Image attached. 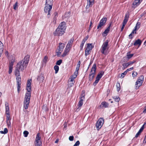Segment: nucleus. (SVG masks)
I'll use <instances>...</instances> for the list:
<instances>
[{
  "label": "nucleus",
  "mask_w": 146,
  "mask_h": 146,
  "mask_svg": "<svg viewBox=\"0 0 146 146\" xmlns=\"http://www.w3.org/2000/svg\"><path fill=\"white\" fill-rule=\"evenodd\" d=\"M31 80H28L27 84L26 89L27 92L25 93L23 104V108L25 110L28 109L30 102L31 94Z\"/></svg>",
  "instance_id": "1"
},
{
  "label": "nucleus",
  "mask_w": 146,
  "mask_h": 146,
  "mask_svg": "<svg viewBox=\"0 0 146 146\" xmlns=\"http://www.w3.org/2000/svg\"><path fill=\"white\" fill-rule=\"evenodd\" d=\"M30 56L27 55L25 56L23 59L18 63L16 67L21 71H23L25 68H26L29 61Z\"/></svg>",
  "instance_id": "2"
},
{
  "label": "nucleus",
  "mask_w": 146,
  "mask_h": 146,
  "mask_svg": "<svg viewBox=\"0 0 146 146\" xmlns=\"http://www.w3.org/2000/svg\"><path fill=\"white\" fill-rule=\"evenodd\" d=\"M96 65L94 64L91 70L89 75V79L90 81H92L94 78V75L96 74Z\"/></svg>",
  "instance_id": "3"
},
{
  "label": "nucleus",
  "mask_w": 146,
  "mask_h": 146,
  "mask_svg": "<svg viewBox=\"0 0 146 146\" xmlns=\"http://www.w3.org/2000/svg\"><path fill=\"white\" fill-rule=\"evenodd\" d=\"M144 79V76H141L139 78L135 83L136 89H138L139 87L142 84Z\"/></svg>",
  "instance_id": "4"
},
{
  "label": "nucleus",
  "mask_w": 146,
  "mask_h": 146,
  "mask_svg": "<svg viewBox=\"0 0 146 146\" xmlns=\"http://www.w3.org/2000/svg\"><path fill=\"white\" fill-rule=\"evenodd\" d=\"M107 20V18L106 17H103L100 21V22L97 26V29L98 31L102 29V27L104 26L106 23Z\"/></svg>",
  "instance_id": "5"
},
{
  "label": "nucleus",
  "mask_w": 146,
  "mask_h": 146,
  "mask_svg": "<svg viewBox=\"0 0 146 146\" xmlns=\"http://www.w3.org/2000/svg\"><path fill=\"white\" fill-rule=\"evenodd\" d=\"M104 122V120L103 118H100L97 121L96 126L97 130L99 129L102 127Z\"/></svg>",
  "instance_id": "6"
},
{
  "label": "nucleus",
  "mask_w": 146,
  "mask_h": 146,
  "mask_svg": "<svg viewBox=\"0 0 146 146\" xmlns=\"http://www.w3.org/2000/svg\"><path fill=\"white\" fill-rule=\"evenodd\" d=\"M65 32L62 30H61L58 27L54 32L53 35L55 36H61L64 34Z\"/></svg>",
  "instance_id": "7"
},
{
  "label": "nucleus",
  "mask_w": 146,
  "mask_h": 146,
  "mask_svg": "<svg viewBox=\"0 0 146 146\" xmlns=\"http://www.w3.org/2000/svg\"><path fill=\"white\" fill-rule=\"evenodd\" d=\"M109 46H102L100 51L101 52L105 55L107 54L109 52Z\"/></svg>",
  "instance_id": "8"
},
{
  "label": "nucleus",
  "mask_w": 146,
  "mask_h": 146,
  "mask_svg": "<svg viewBox=\"0 0 146 146\" xmlns=\"http://www.w3.org/2000/svg\"><path fill=\"white\" fill-rule=\"evenodd\" d=\"M52 6L51 5H46L44 8V11L45 13H48L47 17L49 18L50 17V12L52 9Z\"/></svg>",
  "instance_id": "9"
},
{
  "label": "nucleus",
  "mask_w": 146,
  "mask_h": 146,
  "mask_svg": "<svg viewBox=\"0 0 146 146\" xmlns=\"http://www.w3.org/2000/svg\"><path fill=\"white\" fill-rule=\"evenodd\" d=\"M66 27V23L64 21H63L61 23L58 27L61 30H62L64 31H65Z\"/></svg>",
  "instance_id": "10"
},
{
  "label": "nucleus",
  "mask_w": 146,
  "mask_h": 146,
  "mask_svg": "<svg viewBox=\"0 0 146 146\" xmlns=\"http://www.w3.org/2000/svg\"><path fill=\"white\" fill-rule=\"evenodd\" d=\"M135 62V60H133L132 61H129L127 63H124L123 64H122V69L124 70L125 68H127V67H128L129 66L132 65Z\"/></svg>",
  "instance_id": "11"
},
{
  "label": "nucleus",
  "mask_w": 146,
  "mask_h": 146,
  "mask_svg": "<svg viewBox=\"0 0 146 146\" xmlns=\"http://www.w3.org/2000/svg\"><path fill=\"white\" fill-rule=\"evenodd\" d=\"M87 5L86 7V9H89L94 4V0H87Z\"/></svg>",
  "instance_id": "12"
},
{
  "label": "nucleus",
  "mask_w": 146,
  "mask_h": 146,
  "mask_svg": "<svg viewBox=\"0 0 146 146\" xmlns=\"http://www.w3.org/2000/svg\"><path fill=\"white\" fill-rule=\"evenodd\" d=\"M141 1H142L141 0H135L132 4V7L135 9L140 4Z\"/></svg>",
  "instance_id": "13"
},
{
  "label": "nucleus",
  "mask_w": 146,
  "mask_h": 146,
  "mask_svg": "<svg viewBox=\"0 0 146 146\" xmlns=\"http://www.w3.org/2000/svg\"><path fill=\"white\" fill-rule=\"evenodd\" d=\"M94 47V46H87V47L86 48L85 50V55L86 56L90 54V50H92Z\"/></svg>",
  "instance_id": "14"
},
{
  "label": "nucleus",
  "mask_w": 146,
  "mask_h": 146,
  "mask_svg": "<svg viewBox=\"0 0 146 146\" xmlns=\"http://www.w3.org/2000/svg\"><path fill=\"white\" fill-rule=\"evenodd\" d=\"M58 13L56 12H54L53 14V22L54 24L56 23L57 18L58 17Z\"/></svg>",
  "instance_id": "15"
},
{
  "label": "nucleus",
  "mask_w": 146,
  "mask_h": 146,
  "mask_svg": "<svg viewBox=\"0 0 146 146\" xmlns=\"http://www.w3.org/2000/svg\"><path fill=\"white\" fill-rule=\"evenodd\" d=\"M83 104V102H79L77 106L76 107V111H77L78 112L80 111Z\"/></svg>",
  "instance_id": "16"
},
{
  "label": "nucleus",
  "mask_w": 146,
  "mask_h": 146,
  "mask_svg": "<svg viewBox=\"0 0 146 146\" xmlns=\"http://www.w3.org/2000/svg\"><path fill=\"white\" fill-rule=\"evenodd\" d=\"M104 72L102 71L100 72L98 74L97 77L96 78V79H97L100 80L104 74Z\"/></svg>",
  "instance_id": "17"
},
{
  "label": "nucleus",
  "mask_w": 146,
  "mask_h": 146,
  "mask_svg": "<svg viewBox=\"0 0 146 146\" xmlns=\"http://www.w3.org/2000/svg\"><path fill=\"white\" fill-rule=\"evenodd\" d=\"M142 42V41L140 39H139L134 42L133 44L134 45H138V46H140Z\"/></svg>",
  "instance_id": "18"
},
{
  "label": "nucleus",
  "mask_w": 146,
  "mask_h": 146,
  "mask_svg": "<svg viewBox=\"0 0 146 146\" xmlns=\"http://www.w3.org/2000/svg\"><path fill=\"white\" fill-rule=\"evenodd\" d=\"M53 0H46L45 5H51L52 6Z\"/></svg>",
  "instance_id": "19"
},
{
  "label": "nucleus",
  "mask_w": 146,
  "mask_h": 146,
  "mask_svg": "<svg viewBox=\"0 0 146 146\" xmlns=\"http://www.w3.org/2000/svg\"><path fill=\"white\" fill-rule=\"evenodd\" d=\"M19 70H20L16 67L15 72V74L16 76H20V73L19 72Z\"/></svg>",
  "instance_id": "20"
},
{
  "label": "nucleus",
  "mask_w": 146,
  "mask_h": 146,
  "mask_svg": "<svg viewBox=\"0 0 146 146\" xmlns=\"http://www.w3.org/2000/svg\"><path fill=\"white\" fill-rule=\"evenodd\" d=\"M74 39L73 37L72 38L68 41L66 46H72L74 41Z\"/></svg>",
  "instance_id": "21"
},
{
  "label": "nucleus",
  "mask_w": 146,
  "mask_h": 146,
  "mask_svg": "<svg viewBox=\"0 0 146 146\" xmlns=\"http://www.w3.org/2000/svg\"><path fill=\"white\" fill-rule=\"evenodd\" d=\"M44 77L42 75H40V76H38L37 78V80L40 81V82H42L43 80L44 79Z\"/></svg>",
  "instance_id": "22"
},
{
  "label": "nucleus",
  "mask_w": 146,
  "mask_h": 146,
  "mask_svg": "<svg viewBox=\"0 0 146 146\" xmlns=\"http://www.w3.org/2000/svg\"><path fill=\"white\" fill-rule=\"evenodd\" d=\"M40 139L41 137L40 136V133H38L37 134L36 136V141L38 142V141H40Z\"/></svg>",
  "instance_id": "23"
},
{
  "label": "nucleus",
  "mask_w": 146,
  "mask_h": 146,
  "mask_svg": "<svg viewBox=\"0 0 146 146\" xmlns=\"http://www.w3.org/2000/svg\"><path fill=\"white\" fill-rule=\"evenodd\" d=\"M101 105H102V106L105 108H107L108 106V104L106 102H102Z\"/></svg>",
  "instance_id": "24"
},
{
  "label": "nucleus",
  "mask_w": 146,
  "mask_h": 146,
  "mask_svg": "<svg viewBox=\"0 0 146 146\" xmlns=\"http://www.w3.org/2000/svg\"><path fill=\"white\" fill-rule=\"evenodd\" d=\"M109 31L108 30L106 29L105 31L102 33V35L104 36H105L107 35Z\"/></svg>",
  "instance_id": "25"
},
{
  "label": "nucleus",
  "mask_w": 146,
  "mask_h": 146,
  "mask_svg": "<svg viewBox=\"0 0 146 146\" xmlns=\"http://www.w3.org/2000/svg\"><path fill=\"white\" fill-rule=\"evenodd\" d=\"M116 86L117 87V90L118 92H119L120 89V84L119 82H117Z\"/></svg>",
  "instance_id": "26"
},
{
  "label": "nucleus",
  "mask_w": 146,
  "mask_h": 146,
  "mask_svg": "<svg viewBox=\"0 0 146 146\" xmlns=\"http://www.w3.org/2000/svg\"><path fill=\"white\" fill-rule=\"evenodd\" d=\"M16 77L17 83H19L21 81V77L20 76H18Z\"/></svg>",
  "instance_id": "27"
},
{
  "label": "nucleus",
  "mask_w": 146,
  "mask_h": 146,
  "mask_svg": "<svg viewBox=\"0 0 146 146\" xmlns=\"http://www.w3.org/2000/svg\"><path fill=\"white\" fill-rule=\"evenodd\" d=\"M54 69L55 70V73L56 74L59 70V66L57 65H55L54 67Z\"/></svg>",
  "instance_id": "28"
},
{
  "label": "nucleus",
  "mask_w": 146,
  "mask_h": 146,
  "mask_svg": "<svg viewBox=\"0 0 146 146\" xmlns=\"http://www.w3.org/2000/svg\"><path fill=\"white\" fill-rule=\"evenodd\" d=\"M70 46H66V47L64 51L67 53L70 51Z\"/></svg>",
  "instance_id": "29"
},
{
  "label": "nucleus",
  "mask_w": 146,
  "mask_h": 146,
  "mask_svg": "<svg viewBox=\"0 0 146 146\" xmlns=\"http://www.w3.org/2000/svg\"><path fill=\"white\" fill-rule=\"evenodd\" d=\"M76 75H72L70 77V82H73L74 80L76 77Z\"/></svg>",
  "instance_id": "30"
},
{
  "label": "nucleus",
  "mask_w": 146,
  "mask_h": 146,
  "mask_svg": "<svg viewBox=\"0 0 146 146\" xmlns=\"http://www.w3.org/2000/svg\"><path fill=\"white\" fill-rule=\"evenodd\" d=\"M113 98L115 100V101L117 102H119L120 100V98L117 96H114L113 97Z\"/></svg>",
  "instance_id": "31"
},
{
  "label": "nucleus",
  "mask_w": 146,
  "mask_h": 146,
  "mask_svg": "<svg viewBox=\"0 0 146 146\" xmlns=\"http://www.w3.org/2000/svg\"><path fill=\"white\" fill-rule=\"evenodd\" d=\"M17 91L18 93L20 91V90L21 88V84L20 83H17Z\"/></svg>",
  "instance_id": "32"
},
{
  "label": "nucleus",
  "mask_w": 146,
  "mask_h": 146,
  "mask_svg": "<svg viewBox=\"0 0 146 146\" xmlns=\"http://www.w3.org/2000/svg\"><path fill=\"white\" fill-rule=\"evenodd\" d=\"M48 59V57L46 56H44V59L43 60V62L44 63L46 64L47 61Z\"/></svg>",
  "instance_id": "33"
},
{
  "label": "nucleus",
  "mask_w": 146,
  "mask_h": 146,
  "mask_svg": "<svg viewBox=\"0 0 146 146\" xmlns=\"http://www.w3.org/2000/svg\"><path fill=\"white\" fill-rule=\"evenodd\" d=\"M58 51H60L61 52H62L63 51L64 48V46H58Z\"/></svg>",
  "instance_id": "34"
},
{
  "label": "nucleus",
  "mask_w": 146,
  "mask_h": 146,
  "mask_svg": "<svg viewBox=\"0 0 146 146\" xmlns=\"http://www.w3.org/2000/svg\"><path fill=\"white\" fill-rule=\"evenodd\" d=\"M18 3L17 2H16L15 4L13 5V9L14 10H16L18 7Z\"/></svg>",
  "instance_id": "35"
},
{
  "label": "nucleus",
  "mask_w": 146,
  "mask_h": 146,
  "mask_svg": "<svg viewBox=\"0 0 146 146\" xmlns=\"http://www.w3.org/2000/svg\"><path fill=\"white\" fill-rule=\"evenodd\" d=\"M62 62V60L61 59H60L57 61L56 64L58 65H60Z\"/></svg>",
  "instance_id": "36"
},
{
  "label": "nucleus",
  "mask_w": 146,
  "mask_h": 146,
  "mask_svg": "<svg viewBox=\"0 0 146 146\" xmlns=\"http://www.w3.org/2000/svg\"><path fill=\"white\" fill-rule=\"evenodd\" d=\"M42 142L40 141H38V142H36V146H41Z\"/></svg>",
  "instance_id": "37"
},
{
  "label": "nucleus",
  "mask_w": 146,
  "mask_h": 146,
  "mask_svg": "<svg viewBox=\"0 0 146 146\" xmlns=\"http://www.w3.org/2000/svg\"><path fill=\"white\" fill-rule=\"evenodd\" d=\"M29 133L28 131H24L23 132L24 135V137H27Z\"/></svg>",
  "instance_id": "38"
},
{
  "label": "nucleus",
  "mask_w": 146,
  "mask_h": 146,
  "mask_svg": "<svg viewBox=\"0 0 146 146\" xmlns=\"http://www.w3.org/2000/svg\"><path fill=\"white\" fill-rule=\"evenodd\" d=\"M129 13H126L125 17L124 19L128 20L129 18Z\"/></svg>",
  "instance_id": "39"
},
{
  "label": "nucleus",
  "mask_w": 146,
  "mask_h": 146,
  "mask_svg": "<svg viewBox=\"0 0 146 146\" xmlns=\"http://www.w3.org/2000/svg\"><path fill=\"white\" fill-rule=\"evenodd\" d=\"M127 72H126V71H125L123 73H122L121 74V78H123L124 77L125 75L127 74Z\"/></svg>",
  "instance_id": "40"
},
{
  "label": "nucleus",
  "mask_w": 146,
  "mask_h": 146,
  "mask_svg": "<svg viewBox=\"0 0 146 146\" xmlns=\"http://www.w3.org/2000/svg\"><path fill=\"white\" fill-rule=\"evenodd\" d=\"M133 55V54H127V56L128 59H129L131 58Z\"/></svg>",
  "instance_id": "41"
},
{
  "label": "nucleus",
  "mask_w": 146,
  "mask_h": 146,
  "mask_svg": "<svg viewBox=\"0 0 146 146\" xmlns=\"http://www.w3.org/2000/svg\"><path fill=\"white\" fill-rule=\"evenodd\" d=\"M84 96L83 95V96H81L80 97V100L79 102H83V100H84Z\"/></svg>",
  "instance_id": "42"
},
{
  "label": "nucleus",
  "mask_w": 146,
  "mask_h": 146,
  "mask_svg": "<svg viewBox=\"0 0 146 146\" xmlns=\"http://www.w3.org/2000/svg\"><path fill=\"white\" fill-rule=\"evenodd\" d=\"M99 80L97 79H96V80L94 82L93 85L94 86H95L97 84Z\"/></svg>",
  "instance_id": "43"
},
{
  "label": "nucleus",
  "mask_w": 146,
  "mask_h": 146,
  "mask_svg": "<svg viewBox=\"0 0 146 146\" xmlns=\"http://www.w3.org/2000/svg\"><path fill=\"white\" fill-rule=\"evenodd\" d=\"M5 55L7 58H9V55L8 51L6 50L5 51Z\"/></svg>",
  "instance_id": "44"
},
{
  "label": "nucleus",
  "mask_w": 146,
  "mask_h": 146,
  "mask_svg": "<svg viewBox=\"0 0 146 146\" xmlns=\"http://www.w3.org/2000/svg\"><path fill=\"white\" fill-rule=\"evenodd\" d=\"M108 40H106V41L103 43L102 46H108Z\"/></svg>",
  "instance_id": "45"
},
{
  "label": "nucleus",
  "mask_w": 146,
  "mask_h": 146,
  "mask_svg": "<svg viewBox=\"0 0 146 146\" xmlns=\"http://www.w3.org/2000/svg\"><path fill=\"white\" fill-rule=\"evenodd\" d=\"M137 75V73L136 72L134 71L132 74V75L133 77L136 76Z\"/></svg>",
  "instance_id": "46"
},
{
  "label": "nucleus",
  "mask_w": 146,
  "mask_h": 146,
  "mask_svg": "<svg viewBox=\"0 0 146 146\" xmlns=\"http://www.w3.org/2000/svg\"><path fill=\"white\" fill-rule=\"evenodd\" d=\"M80 144L79 141H77L73 145V146H78Z\"/></svg>",
  "instance_id": "47"
},
{
  "label": "nucleus",
  "mask_w": 146,
  "mask_h": 146,
  "mask_svg": "<svg viewBox=\"0 0 146 146\" xmlns=\"http://www.w3.org/2000/svg\"><path fill=\"white\" fill-rule=\"evenodd\" d=\"M128 21V20H127V19H124L123 20V22L122 24L125 25L127 23Z\"/></svg>",
  "instance_id": "48"
},
{
  "label": "nucleus",
  "mask_w": 146,
  "mask_h": 146,
  "mask_svg": "<svg viewBox=\"0 0 146 146\" xmlns=\"http://www.w3.org/2000/svg\"><path fill=\"white\" fill-rule=\"evenodd\" d=\"M70 14V12L68 11L67 13H66L65 14L66 17H69Z\"/></svg>",
  "instance_id": "49"
},
{
  "label": "nucleus",
  "mask_w": 146,
  "mask_h": 146,
  "mask_svg": "<svg viewBox=\"0 0 146 146\" xmlns=\"http://www.w3.org/2000/svg\"><path fill=\"white\" fill-rule=\"evenodd\" d=\"M74 136H70L69 137V139L70 141H72L74 140Z\"/></svg>",
  "instance_id": "50"
},
{
  "label": "nucleus",
  "mask_w": 146,
  "mask_h": 146,
  "mask_svg": "<svg viewBox=\"0 0 146 146\" xmlns=\"http://www.w3.org/2000/svg\"><path fill=\"white\" fill-rule=\"evenodd\" d=\"M74 85V83L72 82H70V81L69 83L68 86L69 87H71L73 86Z\"/></svg>",
  "instance_id": "51"
},
{
  "label": "nucleus",
  "mask_w": 146,
  "mask_h": 146,
  "mask_svg": "<svg viewBox=\"0 0 146 146\" xmlns=\"http://www.w3.org/2000/svg\"><path fill=\"white\" fill-rule=\"evenodd\" d=\"M11 119L10 116H6V121H10Z\"/></svg>",
  "instance_id": "52"
},
{
  "label": "nucleus",
  "mask_w": 146,
  "mask_h": 146,
  "mask_svg": "<svg viewBox=\"0 0 146 146\" xmlns=\"http://www.w3.org/2000/svg\"><path fill=\"white\" fill-rule=\"evenodd\" d=\"M6 122H7V125L9 127H11V123L10 121H6Z\"/></svg>",
  "instance_id": "53"
},
{
  "label": "nucleus",
  "mask_w": 146,
  "mask_h": 146,
  "mask_svg": "<svg viewBox=\"0 0 146 146\" xmlns=\"http://www.w3.org/2000/svg\"><path fill=\"white\" fill-rule=\"evenodd\" d=\"M133 67H132L130 68H129L127 69L126 70V71L127 72H128L129 71H131V70H133Z\"/></svg>",
  "instance_id": "54"
},
{
  "label": "nucleus",
  "mask_w": 146,
  "mask_h": 146,
  "mask_svg": "<svg viewBox=\"0 0 146 146\" xmlns=\"http://www.w3.org/2000/svg\"><path fill=\"white\" fill-rule=\"evenodd\" d=\"M56 55L57 56H59L61 53V52H60V51H58L56 52Z\"/></svg>",
  "instance_id": "55"
},
{
  "label": "nucleus",
  "mask_w": 146,
  "mask_h": 146,
  "mask_svg": "<svg viewBox=\"0 0 146 146\" xmlns=\"http://www.w3.org/2000/svg\"><path fill=\"white\" fill-rule=\"evenodd\" d=\"M13 68L9 67V74H10L11 73L12 71Z\"/></svg>",
  "instance_id": "56"
},
{
  "label": "nucleus",
  "mask_w": 146,
  "mask_h": 146,
  "mask_svg": "<svg viewBox=\"0 0 146 146\" xmlns=\"http://www.w3.org/2000/svg\"><path fill=\"white\" fill-rule=\"evenodd\" d=\"M92 21H91L90 23V26H89V29L88 30V32H89L91 30V26L92 25Z\"/></svg>",
  "instance_id": "57"
},
{
  "label": "nucleus",
  "mask_w": 146,
  "mask_h": 146,
  "mask_svg": "<svg viewBox=\"0 0 146 146\" xmlns=\"http://www.w3.org/2000/svg\"><path fill=\"white\" fill-rule=\"evenodd\" d=\"M3 132L5 134H6L8 132L7 129L6 128H5L4 129Z\"/></svg>",
  "instance_id": "58"
},
{
  "label": "nucleus",
  "mask_w": 146,
  "mask_h": 146,
  "mask_svg": "<svg viewBox=\"0 0 146 146\" xmlns=\"http://www.w3.org/2000/svg\"><path fill=\"white\" fill-rule=\"evenodd\" d=\"M67 54V53H66V52L64 51V52L63 54H62V57H64Z\"/></svg>",
  "instance_id": "59"
},
{
  "label": "nucleus",
  "mask_w": 146,
  "mask_h": 146,
  "mask_svg": "<svg viewBox=\"0 0 146 146\" xmlns=\"http://www.w3.org/2000/svg\"><path fill=\"white\" fill-rule=\"evenodd\" d=\"M6 112H8L9 111V107H5Z\"/></svg>",
  "instance_id": "60"
},
{
  "label": "nucleus",
  "mask_w": 146,
  "mask_h": 146,
  "mask_svg": "<svg viewBox=\"0 0 146 146\" xmlns=\"http://www.w3.org/2000/svg\"><path fill=\"white\" fill-rule=\"evenodd\" d=\"M85 42L86 41H84V40H83L82 41V42L80 46H84V43H85Z\"/></svg>",
  "instance_id": "61"
},
{
  "label": "nucleus",
  "mask_w": 146,
  "mask_h": 146,
  "mask_svg": "<svg viewBox=\"0 0 146 146\" xmlns=\"http://www.w3.org/2000/svg\"><path fill=\"white\" fill-rule=\"evenodd\" d=\"M13 64H12V63H10V62L9 64V67L13 68Z\"/></svg>",
  "instance_id": "62"
},
{
  "label": "nucleus",
  "mask_w": 146,
  "mask_h": 146,
  "mask_svg": "<svg viewBox=\"0 0 146 146\" xmlns=\"http://www.w3.org/2000/svg\"><path fill=\"white\" fill-rule=\"evenodd\" d=\"M146 124V122H144V124L142 126V127H141V128L143 130V129L144 128V126Z\"/></svg>",
  "instance_id": "63"
},
{
  "label": "nucleus",
  "mask_w": 146,
  "mask_h": 146,
  "mask_svg": "<svg viewBox=\"0 0 146 146\" xmlns=\"http://www.w3.org/2000/svg\"><path fill=\"white\" fill-rule=\"evenodd\" d=\"M143 143H146V135H145L144 139L143 141Z\"/></svg>",
  "instance_id": "64"
}]
</instances>
